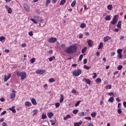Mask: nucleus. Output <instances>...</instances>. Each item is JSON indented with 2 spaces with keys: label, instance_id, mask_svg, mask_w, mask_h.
<instances>
[{
  "label": "nucleus",
  "instance_id": "35",
  "mask_svg": "<svg viewBox=\"0 0 126 126\" xmlns=\"http://www.w3.org/2000/svg\"><path fill=\"white\" fill-rule=\"evenodd\" d=\"M76 1H74L72 3H71V6L72 7H73L74 6H75L76 3Z\"/></svg>",
  "mask_w": 126,
  "mask_h": 126
},
{
  "label": "nucleus",
  "instance_id": "9",
  "mask_svg": "<svg viewBox=\"0 0 126 126\" xmlns=\"http://www.w3.org/2000/svg\"><path fill=\"white\" fill-rule=\"evenodd\" d=\"M24 7L25 9L28 12L30 10L29 7L27 4H24Z\"/></svg>",
  "mask_w": 126,
  "mask_h": 126
},
{
  "label": "nucleus",
  "instance_id": "44",
  "mask_svg": "<svg viewBox=\"0 0 126 126\" xmlns=\"http://www.w3.org/2000/svg\"><path fill=\"white\" fill-rule=\"evenodd\" d=\"M122 66L121 65H119L118 67H117V69L119 70H121L122 68Z\"/></svg>",
  "mask_w": 126,
  "mask_h": 126
},
{
  "label": "nucleus",
  "instance_id": "6",
  "mask_svg": "<svg viewBox=\"0 0 126 126\" xmlns=\"http://www.w3.org/2000/svg\"><path fill=\"white\" fill-rule=\"evenodd\" d=\"M5 8L8 12V13L9 14L11 13L12 12V10L11 8L9 7L7 5H5Z\"/></svg>",
  "mask_w": 126,
  "mask_h": 126
},
{
  "label": "nucleus",
  "instance_id": "16",
  "mask_svg": "<svg viewBox=\"0 0 126 126\" xmlns=\"http://www.w3.org/2000/svg\"><path fill=\"white\" fill-rule=\"evenodd\" d=\"M25 105L27 107H30L31 106L32 104L30 102L27 101L25 102Z\"/></svg>",
  "mask_w": 126,
  "mask_h": 126
},
{
  "label": "nucleus",
  "instance_id": "11",
  "mask_svg": "<svg viewBox=\"0 0 126 126\" xmlns=\"http://www.w3.org/2000/svg\"><path fill=\"white\" fill-rule=\"evenodd\" d=\"M15 95L14 93H10V97L11 99H13L15 98Z\"/></svg>",
  "mask_w": 126,
  "mask_h": 126
},
{
  "label": "nucleus",
  "instance_id": "41",
  "mask_svg": "<svg viewBox=\"0 0 126 126\" xmlns=\"http://www.w3.org/2000/svg\"><path fill=\"white\" fill-rule=\"evenodd\" d=\"M117 57L119 58V59H121L122 58V55L121 54H119L117 55Z\"/></svg>",
  "mask_w": 126,
  "mask_h": 126
},
{
  "label": "nucleus",
  "instance_id": "25",
  "mask_svg": "<svg viewBox=\"0 0 126 126\" xmlns=\"http://www.w3.org/2000/svg\"><path fill=\"white\" fill-rule=\"evenodd\" d=\"M103 47V44L102 42L100 43L98 49H99L102 48Z\"/></svg>",
  "mask_w": 126,
  "mask_h": 126
},
{
  "label": "nucleus",
  "instance_id": "5",
  "mask_svg": "<svg viewBox=\"0 0 126 126\" xmlns=\"http://www.w3.org/2000/svg\"><path fill=\"white\" fill-rule=\"evenodd\" d=\"M56 38L52 37L49 38L48 40V41L50 43H53L57 41Z\"/></svg>",
  "mask_w": 126,
  "mask_h": 126
},
{
  "label": "nucleus",
  "instance_id": "58",
  "mask_svg": "<svg viewBox=\"0 0 126 126\" xmlns=\"http://www.w3.org/2000/svg\"><path fill=\"white\" fill-rule=\"evenodd\" d=\"M74 126H79V125L77 123V122L75 123L74 124Z\"/></svg>",
  "mask_w": 126,
  "mask_h": 126
},
{
  "label": "nucleus",
  "instance_id": "10",
  "mask_svg": "<svg viewBox=\"0 0 126 126\" xmlns=\"http://www.w3.org/2000/svg\"><path fill=\"white\" fill-rule=\"evenodd\" d=\"M87 43L89 47H92L93 46V42L91 40H89L87 41Z\"/></svg>",
  "mask_w": 126,
  "mask_h": 126
},
{
  "label": "nucleus",
  "instance_id": "63",
  "mask_svg": "<svg viewBox=\"0 0 126 126\" xmlns=\"http://www.w3.org/2000/svg\"><path fill=\"white\" fill-rule=\"evenodd\" d=\"M116 100L118 102H120L121 100H120L118 98H117L116 99Z\"/></svg>",
  "mask_w": 126,
  "mask_h": 126
},
{
  "label": "nucleus",
  "instance_id": "37",
  "mask_svg": "<svg viewBox=\"0 0 126 126\" xmlns=\"http://www.w3.org/2000/svg\"><path fill=\"white\" fill-rule=\"evenodd\" d=\"M78 111V110L75 109L72 111V112L74 114H76L77 113Z\"/></svg>",
  "mask_w": 126,
  "mask_h": 126
},
{
  "label": "nucleus",
  "instance_id": "1",
  "mask_svg": "<svg viewBox=\"0 0 126 126\" xmlns=\"http://www.w3.org/2000/svg\"><path fill=\"white\" fill-rule=\"evenodd\" d=\"M61 47L63 48H65L63 49L65 52L69 54H71L75 53L77 51V47L75 45H73L67 48L65 47V46L64 44H62L61 45Z\"/></svg>",
  "mask_w": 126,
  "mask_h": 126
},
{
  "label": "nucleus",
  "instance_id": "17",
  "mask_svg": "<svg viewBox=\"0 0 126 126\" xmlns=\"http://www.w3.org/2000/svg\"><path fill=\"white\" fill-rule=\"evenodd\" d=\"M71 118V116L69 114H68L66 115L65 117H64L63 118V119H64V120H65L67 119H68L70 118Z\"/></svg>",
  "mask_w": 126,
  "mask_h": 126
},
{
  "label": "nucleus",
  "instance_id": "45",
  "mask_svg": "<svg viewBox=\"0 0 126 126\" xmlns=\"http://www.w3.org/2000/svg\"><path fill=\"white\" fill-rule=\"evenodd\" d=\"M111 86L109 85L106 87V88L107 89H110L111 88Z\"/></svg>",
  "mask_w": 126,
  "mask_h": 126
},
{
  "label": "nucleus",
  "instance_id": "20",
  "mask_svg": "<svg viewBox=\"0 0 126 126\" xmlns=\"http://www.w3.org/2000/svg\"><path fill=\"white\" fill-rule=\"evenodd\" d=\"M121 21H119L117 24V27L119 28H121Z\"/></svg>",
  "mask_w": 126,
  "mask_h": 126
},
{
  "label": "nucleus",
  "instance_id": "36",
  "mask_svg": "<svg viewBox=\"0 0 126 126\" xmlns=\"http://www.w3.org/2000/svg\"><path fill=\"white\" fill-rule=\"evenodd\" d=\"M122 49H118L117 50V52L118 54H121L122 52Z\"/></svg>",
  "mask_w": 126,
  "mask_h": 126
},
{
  "label": "nucleus",
  "instance_id": "34",
  "mask_svg": "<svg viewBox=\"0 0 126 126\" xmlns=\"http://www.w3.org/2000/svg\"><path fill=\"white\" fill-rule=\"evenodd\" d=\"M86 26V25L84 23H82L80 25V27L82 28H83L84 27H85Z\"/></svg>",
  "mask_w": 126,
  "mask_h": 126
},
{
  "label": "nucleus",
  "instance_id": "32",
  "mask_svg": "<svg viewBox=\"0 0 126 126\" xmlns=\"http://www.w3.org/2000/svg\"><path fill=\"white\" fill-rule=\"evenodd\" d=\"M34 18L38 20V21H39L40 19H41V18H40L39 16H34Z\"/></svg>",
  "mask_w": 126,
  "mask_h": 126
},
{
  "label": "nucleus",
  "instance_id": "39",
  "mask_svg": "<svg viewBox=\"0 0 126 126\" xmlns=\"http://www.w3.org/2000/svg\"><path fill=\"white\" fill-rule=\"evenodd\" d=\"M80 101H77L75 104V107L77 106L80 104Z\"/></svg>",
  "mask_w": 126,
  "mask_h": 126
},
{
  "label": "nucleus",
  "instance_id": "13",
  "mask_svg": "<svg viewBox=\"0 0 126 126\" xmlns=\"http://www.w3.org/2000/svg\"><path fill=\"white\" fill-rule=\"evenodd\" d=\"M47 116L49 118H50L53 116V114L52 112H50L47 113Z\"/></svg>",
  "mask_w": 126,
  "mask_h": 126
},
{
  "label": "nucleus",
  "instance_id": "43",
  "mask_svg": "<svg viewBox=\"0 0 126 126\" xmlns=\"http://www.w3.org/2000/svg\"><path fill=\"white\" fill-rule=\"evenodd\" d=\"M38 110H35L33 111V115H34L36 114L37 113Z\"/></svg>",
  "mask_w": 126,
  "mask_h": 126
},
{
  "label": "nucleus",
  "instance_id": "56",
  "mask_svg": "<svg viewBox=\"0 0 126 126\" xmlns=\"http://www.w3.org/2000/svg\"><path fill=\"white\" fill-rule=\"evenodd\" d=\"M76 92V91L75 89H73L71 91V93H74L75 94Z\"/></svg>",
  "mask_w": 126,
  "mask_h": 126
},
{
  "label": "nucleus",
  "instance_id": "53",
  "mask_svg": "<svg viewBox=\"0 0 126 126\" xmlns=\"http://www.w3.org/2000/svg\"><path fill=\"white\" fill-rule=\"evenodd\" d=\"M121 109H119L117 110V112L119 114H120L121 112L122 111L121 110Z\"/></svg>",
  "mask_w": 126,
  "mask_h": 126
},
{
  "label": "nucleus",
  "instance_id": "4",
  "mask_svg": "<svg viewBox=\"0 0 126 126\" xmlns=\"http://www.w3.org/2000/svg\"><path fill=\"white\" fill-rule=\"evenodd\" d=\"M118 21L117 18L116 17V15H115L113 18L112 21L110 22V23L113 25H115Z\"/></svg>",
  "mask_w": 126,
  "mask_h": 126
},
{
  "label": "nucleus",
  "instance_id": "3",
  "mask_svg": "<svg viewBox=\"0 0 126 126\" xmlns=\"http://www.w3.org/2000/svg\"><path fill=\"white\" fill-rule=\"evenodd\" d=\"M81 72V71L79 69L74 70L73 71V74L75 76H77L80 74Z\"/></svg>",
  "mask_w": 126,
  "mask_h": 126
},
{
  "label": "nucleus",
  "instance_id": "61",
  "mask_svg": "<svg viewBox=\"0 0 126 126\" xmlns=\"http://www.w3.org/2000/svg\"><path fill=\"white\" fill-rule=\"evenodd\" d=\"M0 100L1 102H3L5 101V100L3 98H2L0 99Z\"/></svg>",
  "mask_w": 126,
  "mask_h": 126
},
{
  "label": "nucleus",
  "instance_id": "52",
  "mask_svg": "<svg viewBox=\"0 0 126 126\" xmlns=\"http://www.w3.org/2000/svg\"><path fill=\"white\" fill-rule=\"evenodd\" d=\"M93 74H94V76L93 77V78L94 79H95L96 77V73H93Z\"/></svg>",
  "mask_w": 126,
  "mask_h": 126
},
{
  "label": "nucleus",
  "instance_id": "60",
  "mask_svg": "<svg viewBox=\"0 0 126 126\" xmlns=\"http://www.w3.org/2000/svg\"><path fill=\"white\" fill-rule=\"evenodd\" d=\"M2 126H7V125L4 122L2 123Z\"/></svg>",
  "mask_w": 126,
  "mask_h": 126
},
{
  "label": "nucleus",
  "instance_id": "31",
  "mask_svg": "<svg viewBox=\"0 0 126 126\" xmlns=\"http://www.w3.org/2000/svg\"><path fill=\"white\" fill-rule=\"evenodd\" d=\"M107 8L110 10H111L112 9V6L111 5H109L107 6Z\"/></svg>",
  "mask_w": 126,
  "mask_h": 126
},
{
  "label": "nucleus",
  "instance_id": "14",
  "mask_svg": "<svg viewBox=\"0 0 126 126\" xmlns=\"http://www.w3.org/2000/svg\"><path fill=\"white\" fill-rule=\"evenodd\" d=\"M31 101L33 105H35L37 103L35 99L34 98L32 99Z\"/></svg>",
  "mask_w": 126,
  "mask_h": 126
},
{
  "label": "nucleus",
  "instance_id": "24",
  "mask_svg": "<svg viewBox=\"0 0 126 126\" xmlns=\"http://www.w3.org/2000/svg\"><path fill=\"white\" fill-rule=\"evenodd\" d=\"M96 112H95L92 113L91 114V115L92 117H95L96 116Z\"/></svg>",
  "mask_w": 126,
  "mask_h": 126
},
{
  "label": "nucleus",
  "instance_id": "46",
  "mask_svg": "<svg viewBox=\"0 0 126 126\" xmlns=\"http://www.w3.org/2000/svg\"><path fill=\"white\" fill-rule=\"evenodd\" d=\"M83 57V55L82 54H81L79 56V61H81L82 58Z\"/></svg>",
  "mask_w": 126,
  "mask_h": 126
},
{
  "label": "nucleus",
  "instance_id": "18",
  "mask_svg": "<svg viewBox=\"0 0 126 126\" xmlns=\"http://www.w3.org/2000/svg\"><path fill=\"white\" fill-rule=\"evenodd\" d=\"M60 103H61L63 102V95L62 94H61L60 95Z\"/></svg>",
  "mask_w": 126,
  "mask_h": 126
},
{
  "label": "nucleus",
  "instance_id": "50",
  "mask_svg": "<svg viewBox=\"0 0 126 126\" xmlns=\"http://www.w3.org/2000/svg\"><path fill=\"white\" fill-rule=\"evenodd\" d=\"M84 118L87 120H91V118L90 117H85Z\"/></svg>",
  "mask_w": 126,
  "mask_h": 126
},
{
  "label": "nucleus",
  "instance_id": "27",
  "mask_svg": "<svg viewBox=\"0 0 126 126\" xmlns=\"http://www.w3.org/2000/svg\"><path fill=\"white\" fill-rule=\"evenodd\" d=\"M78 115L80 116H84V114L83 112H81L78 113Z\"/></svg>",
  "mask_w": 126,
  "mask_h": 126
},
{
  "label": "nucleus",
  "instance_id": "57",
  "mask_svg": "<svg viewBox=\"0 0 126 126\" xmlns=\"http://www.w3.org/2000/svg\"><path fill=\"white\" fill-rule=\"evenodd\" d=\"M87 63V60L86 59H85L83 60V63L85 64Z\"/></svg>",
  "mask_w": 126,
  "mask_h": 126
},
{
  "label": "nucleus",
  "instance_id": "47",
  "mask_svg": "<svg viewBox=\"0 0 126 126\" xmlns=\"http://www.w3.org/2000/svg\"><path fill=\"white\" fill-rule=\"evenodd\" d=\"M47 117L45 115L43 114L42 115V118L43 119H46Z\"/></svg>",
  "mask_w": 126,
  "mask_h": 126
},
{
  "label": "nucleus",
  "instance_id": "54",
  "mask_svg": "<svg viewBox=\"0 0 126 126\" xmlns=\"http://www.w3.org/2000/svg\"><path fill=\"white\" fill-rule=\"evenodd\" d=\"M83 35L82 33H80L79 35V38H82Z\"/></svg>",
  "mask_w": 126,
  "mask_h": 126
},
{
  "label": "nucleus",
  "instance_id": "28",
  "mask_svg": "<svg viewBox=\"0 0 126 126\" xmlns=\"http://www.w3.org/2000/svg\"><path fill=\"white\" fill-rule=\"evenodd\" d=\"M96 81L97 83L98 84L101 82V80L100 78H97L96 79Z\"/></svg>",
  "mask_w": 126,
  "mask_h": 126
},
{
  "label": "nucleus",
  "instance_id": "7",
  "mask_svg": "<svg viewBox=\"0 0 126 126\" xmlns=\"http://www.w3.org/2000/svg\"><path fill=\"white\" fill-rule=\"evenodd\" d=\"M11 75L9 74L7 76H6V75L4 76V81H7V80L11 77Z\"/></svg>",
  "mask_w": 126,
  "mask_h": 126
},
{
  "label": "nucleus",
  "instance_id": "55",
  "mask_svg": "<svg viewBox=\"0 0 126 126\" xmlns=\"http://www.w3.org/2000/svg\"><path fill=\"white\" fill-rule=\"evenodd\" d=\"M29 34L31 36H32L33 35L32 32H29Z\"/></svg>",
  "mask_w": 126,
  "mask_h": 126
},
{
  "label": "nucleus",
  "instance_id": "49",
  "mask_svg": "<svg viewBox=\"0 0 126 126\" xmlns=\"http://www.w3.org/2000/svg\"><path fill=\"white\" fill-rule=\"evenodd\" d=\"M84 68L87 69V70H89L90 69V67L86 65H85L84 66Z\"/></svg>",
  "mask_w": 126,
  "mask_h": 126
},
{
  "label": "nucleus",
  "instance_id": "30",
  "mask_svg": "<svg viewBox=\"0 0 126 126\" xmlns=\"http://www.w3.org/2000/svg\"><path fill=\"white\" fill-rule=\"evenodd\" d=\"M87 47H84L81 50V52L82 53H84L87 49Z\"/></svg>",
  "mask_w": 126,
  "mask_h": 126
},
{
  "label": "nucleus",
  "instance_id": "38",
  "mask_svg": "<svg viewBox=\"0 0 126 126\" xmlns=\"http://www.w3.org/2000/svg\"><path fill=\"white\" fill-rule=\"evenodd\" d=\"M65 2V0H62L61 1L60 4L61 5H63Z\"/></svg>",
  "mask_w": 126,
  "mask_h": 126
},
{
  "label": "nucleus",
  "instance_id": "48",
  "mask_svg": "<svg viewBox=\"0 0 126 126\" xmlns=\"http://www.w3.org/2000/svg\"><path fill=\"white\" fill-rule=\"evenodd\" d=\"M60 104L59 103H57L55 104V106L56 108H58L59 107Z\"/></svg>",
  "mask_w": 126,
  "mask_h": 126
},
{
  "label": "nucleus",
  "instance_id": "26",
  "mask_svg": "<svg viewBox=\"0 0 126 126\" xmlns=\"http://www.w3.org/2000/svg\"><path fill=\"white\" fill-rule=\"evenodd\" d=\"M55 59V57L54 56H52L49 58L48 60L50 61L51 62L54 60Z\"/></svg>",
  "mask_w": 126,
  "mask_h": 126
},
{
  "label": "nucleus",
  "instance_id": "12",
  "mask_svg": "<svg viewBox=\"0 0 126 126\" xmlns=\"http://www.w3.org/2000/svg\"><path fill=\"white\" fill-rule=\"evenodd\" d=\"M111 38L109 36H106L104 37L103 39V41L105 42L107 41L108 40L110 39Z\"/></svg>",
  "mask_w": 126,
  "mask_h": 126
},
{
  "label": "nucleus",
  "instance_id": "15",
  "mask_svg": "<svg viewBox=\"0 0 126 126\" xmlns=\"http://www.w3.org/2000/svg\"><path fill=\"white\" fill-rule=\"evenodd\" d=\"M84 80L87 83L89 84H90L91 82V81L89 79L84 78Z\"/></svg>",
  "mask_w": 126,
  "mask_h": 126
},
{
  "label": "nucleus",
  "instance_id": "29",
  "mask_svg": "<svg viewBox=\"0 0 126 126\" xmlns=\"http://www.w3.org/2000/svg\"><path fill=\"white\" fill-rule=\"evenodd\" d=\"M9 110L12 111V112L14 113H15L16 112V110L13 107L12 108H9Z\"/></svg>",
  "mask_w": 126,
  "mask_h": 126
},
{
  "label": "nucleus",
  "instance_id": "59",
  "mask_svg": "<svg viewBox=\"0 0 126 126\" xmlns=\"http://www.w3.org/2000/svg\"><path fill=\"white\" fill-rule=\"evenodd\" d=\"M123 105L124 107L126 108V102H123Z\"/></svg>",
  "mask_w": 126,
  "mask_h": 126
},
{
  "label": "nucleus",
  "instance_id": "40",
  "mask_svg": "<svg viewBox=\"0 0 126 126\" xmlns=\"http://www.w3.org/2000/svg\"><path fill=\"white\" fill-rule=\"evenodd\" d=\"M49 82H54L55 81V80L53 78H52L49 79Z\"/></svg>",
  "mask_w": 126,
  "mask_h": 126
},
{
  "label": "nucleus",
  "instance_id": "19",
  "mask_svg": "<svg viewBox=\"0 0 126 126\" xmlns=\"http://www.w3.org/2000/svg\"><path fill=\"white\" fill-rule=\"evenodd\" d=\"M5 38L3 36H0V41L2 43L4 42V41H3V40H4L5 39Z\"/></svg>",
  "mask_w": 126,
  "mask_h": 126
},
{
  "label": "nucleus",
  "instance_id": "64",
  "mask_svg": "<svg viewBox=\"0 0 126 126\" xmlns=\"http://www.w3.org/2000/svg\"><path fill=\"white\" fill-rule=\"evenodd\" d=\"M6 111H3L1 113V115H4L6 113Z\"/></svg>",
  "mask_w": 126,
  "mask_h": 126
},
{
  "label": "nucleus",
  "instance_id": "8",
  "mask_svg": "<svg viewBox=\"0 0 126 126\" xmlns=\"http://www.w3.org/2000/svg\"><path fill=\"white\" fill-rule=\"evenodd\" d=\"M45 72V71L43 70H39L36 71V73L38 74H41Z\"/></svg>",
  "mask_w": 126,
  "mask_h": 126
},
{
  "label": "nucleus",
  "instance_id": "2",
  "mask_svg": "<svg viewBox=\"0 0 126 126\" xmlns=\"http://www.w3.org/2000/svg\"><path fill=\"white\" fill-rule=\"evenodd\" d=\"M16 74L18 76L21 77V79L23 80L24 79L26 78L27 74L26 73L24 72H20L17 71L16 73Z\"/></svg>",
  "mask_w": 126,
  "mask_h": 126
},
{
  "label": "nucleus",
  "instance_id": "51",
  "mask_svg": "<svg viewBox=\"0 0 126 126\" xmlns=\"http://www.w3.org/2000/svg\"><path fill=\"white\" fill-rule=\"evenodd\" d=\"M35 59L32 58L31 60V62L32 63H33L35 62Z\"/></svg>",
  "mask_w": 126,
  "mask_h": 126
},
{
  "label": "nucleus",
  "instance_id": "22",
  "mask_svg": "<svg viewBox=\"0 0 126 126\" xmlns=\"http://www.w3.org/2000/svg\"><path fill=\"white\" fill-rule=\"evenodd\" d=\"M50 121L51 123V125H54L56 122V121L55 119L54 120H51Z\"/></svg>",
  "mask_w": 126,
  "mask_h": 126
},
{
  "label": "nucleus",
  "instance_id": "62",
  "mask_svg": "<svg viewBox=\"0 0 126 126\" xmlns=\"http://www.w3.org/2000/svg\"><path fill=\"white\" fill-rule=\"evenodd\" d=\"M82 123V122L81 121H80V122H77V123L78 124L79 126V125L80 124H81Z\"/></svg>",
  "mask_w": 126,
  "mask_h": 126
},
{
  "label": "nucleus",
  "instance_id": "21",
  "mask_svg": "<svg viewBox=\"0 0 126 126\" xmlns=\"http://www.w3.org/2000/svg\"><path fill=\"white\" fill-rule=\"evenodd\" d=\"M114 101V98L112 97H110L108 100V101L109 102H113Z\"/></svg>",
  "mask_w": 126,
  "mask_h": 126
},
{
  "label": "nucleus",
  "instance_id": "23",
  "mask_svg": "<svg viewBox=\"0 0 126 126\" xmlns=\"http://www.w3.org/2000/svg\"><path fill=\"white\" fill-rule=\"evenodd\" d=\"M111 19V18L110 17V15H108L107 16H106L105 18V19L106 20H110Z\"/></svg>",
  "mask_w": 126,
  "mask_h": 126
},
{
  "label": "nucleus",
  "instance_id": "42",
  "mask_svg": "<svg viewBox=\"0 0 126 126\" xmlns=\"http://www.w3.org/2000/svg\"><path fill=\"white\" fill-rule=\"evenodd\" d=\"M30 20L32 21L35 24H37V22L33 19L31 18L30 19Z\"/></svg>",
  "mask_w": 126,
  "mask_h": 126
},
{
  "label": "nucleus",
  "instance_id": "33",
  "mask_svg": "<svg viewBox=\"0 0 126 126\" xmlns=\"http://www.w3.org/2000/svg\"><path fill=\"white\" fill-rule=\"evenodd\" d=\"M50 0H47L46 2V5L47 6H48V4H49L50 3Z\"/></svg>",
  "mask_w": 126,
  "mask_h": 126
}]
</instances>
